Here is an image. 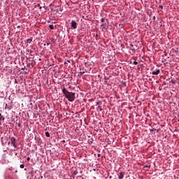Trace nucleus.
Instances as JSON below:
<instances>
[{"label": "nucleus", "instance_id": "1", "mask_svg": "<svg viewBox=\"0 0 179 179\" xmlns=\"http://www.w3.org/2000/svg\"><path fill=\"white\" fill-rule=\"evenodd\" d=\"M66 99H67L69 101L72 103V101H75V99H76V96H75V93L70 92H68L67 94H66Z\"/></svg>", "mask_w": 179, "mask_h": 179}, {"label": "nucleus", "instance_id": "2", "mask_svg": "<svg viewBox=\"0 0 179 179\" xmlns=\"http://www.w3.org/2000/svg\"><path fill=\"white\" fill-rule=\"evenodd\" d=\"M71 29H73V30H76L78 29V22L75 20H72L71 23Z\"/></svg>", "mask_w": 179, "mask_h": 179}, {"label": "nucleus", "instance_id": "3", "mask_svg": "<svg viewBox=\"0 0 179 179\" xmlns=\"http://www.w3.org/2000/svg\"><path fill=\"white\" fill-rule=\"evenodd\" d=\"M10 142L13 148H16V139L14 137L10 138Z\"/></svg>", "mask_w": 179, "mask_h": 179}, {"label": "nucleus", "instance_id": "4", "mask_svg": "<svg viewBox=\"0 0 179 179\" xmlns=\"http://www.w3.org/2000/svg\"><path fill=\"white\" fill-rule=\"evenodd\" d=\"M124 176H125V172L120 171L118 174V178L123 179Z\"/></svg>", "mask_w": 179, "mask_h": 179}, {"label": "nucleus", "instance_id": "5", "mask_svg": "<svg viewBox=\"0 0 179 179\" xmlns=\"http://www.w3.org/2000/svg\"><path fill=\"white\" fill-rule=\"evenodd\" d=\"M152 75H159L160 73V69H157L156 71H152Z\"/></svg>", "mask_w": 179, "mask_h": 179}, {"label": "nucleus", "instance_id": "6", "mask_svg": "<svg viewBox=\"0 0 179 179\" xmlns=\"http://www.w3.org/2000/svg\"><path fill=\"white\" fill-rule=\"evenodd\" d=\"M69 92H70L68 91V90H66V88H63V89H62V93H63V94L65 95V97H66V94H68V93H69Z\"/></svg>", "mask_w": 179, "mask_h": 179}, {"label": "nucleus", "instance_id": "7", "mask_svg": "<svg viewBox=\"0 0 179 179\" xmlns=\"http://www.w3.org/2000/svg\"><path fill=\"white\" fill-rule=\"evenodd\" d=\"M96 111H98V113H100V112L103 111V108H101V106H99L96 108Z\"/></svg>", "mask_w": 179, "mask_h": 179}, {"label": "nucleus", "instance_id": "8", "mask_svg": "<svg viewBox=\"0 0 179 179\" xmlns=\"http://www.w3.org/2000/svg\"><path fill=\"white\" fill-rule=\"evenodd\" d=\"M5 120V117H3V116H2V114L0 113V122L1 121H3Z\"/></svg>", "mask_w": 179, "mask_h": 179}, {"label": "nucleus", "instance_id": "9", "mask_svg": "<svg viewBox=\"0 0 179 179\" xmlns=\"http://www.w3.org/2000/svg\"><path fill=\"white\" fill-rule=\"evenodd\" d=\"M31 41H33V39H31V38H28V39H27V43L28 44H30V43H31Z\"/></svg>", "mask_w": 179, "mask_h": 179}, {"label": "nucleus", "instance_id": "10", "mask_svg": "<svg viewBox=\"0 0 179 179\" xmlns=\"http://www.w3.org/2000/svg\"><path fill=\"white\" fill-rule=\"evenodd\" d=\"M49 28L50 29V30H54V25L52 24L49 25Z\"/></svg>", "mask_w": 179, "mask_h": 179}, {"label": "nucleus", "instance_id": "11", "mask_svg": "<svg viewBox=\"0 0 179 179\" xmlns=\"http://www.w3.org/2000/svg\"><path fill=\"white\" fill-rule=\"evenodd\" d=\"M45 136H47V138H50V133L48 131L45 132Z\"/></svg>", "mask_w": 179, "mask_h": 179}, {"label": "nucleus", "instance_id": "12", "mask_svg": "<svg viewBox=\"0 0 179 179\" xmlns=\"http://www.w3.org/2000/svg\"><path fill=\"white\" fill-rule=\"evenodd\" d=\"M20 169H24V164H22L20 166Z\"/></svg>", "mask_w": 179, "mask_h": 179}, {"label": "nucleus", "instance_id": "13", "mask_svg": "<svg viewBox=\"0 0 179 179\" xmlns=\"http://www.w3.org/2000/svg\"><path fill=\"white\" fill-rule=\"evenodd\" d=\"M134 65H138V62L135 61L133 62Z\"/></svg>", "mask_w": 179, "mask_h": 179}, {"label": "nucleus", "instance_id": "14", "mask_svg": "<svg viewBox=\"0 0 179 179\" xmlns=\"http://www.w3.org/2000/svg\"><path fill=\"white\" fill-rule=\"evenodd\" d=\"M101 22L102 23H103V22H104V18H101Z\"/></svg>", "mask_w": 179, "mask_h": 179}, {"label": "nucleus", "instance_id": "15", "mask_svg": "<svg viewBox=\"0 0 179 179\" xmlns=\"http://www.w3.org/2000/svg\"><path fill=\"white\" fill-rule=\"evenodd\" d=\"M27 162H29V161L30 160V157H28L27 158Z\"/></svg>", "mask_w": 179, "mask_h": 179}, {"label": "nucleus", "instance_id": "16", "mask_svg": "<svg viewBox=\"0 0 179 179\" xmlns=\"http://www.w3.org/2000/svg\"><path fill=\"white\" fill-rule=\"evenodd\" d=\"M100 104V102H96V106H99Z\"/></svg>", "mask_w": 179, "mask_h": 179}, {"label": "nucleus", "instance_id": "17", "mask_svg": "<svg viewBox=\"0 0 179 179\" xmlns=\"http://www.w3.org/2000/svg\"><path fill=\"white\" fill-rule=\"evenodd\" d=\"M80 73H81V75H83V73H85V71H81L80 72Z\"/></svg>", "mask_w": 179, "mask_h": 179}, {"label": "nucleus", "instance_id": "18", "mask_svg": "<svg viewBox=\"0 0 179 179\" xmlns=\"http://www.w3.org/2000/svg\"><path fill=\"white\" fill-rule=\"evenodd\" d=\"M159 8H161V9H163V6H159Z\"/></svg>", "mask_w": 179, "mask_h": 179}, {"label": "nucleus", "instance_id": "19", "mask_svg": "<svg viewBox=\"0 0 179 179\" xmlns=\"http://www.w3.org/2000/svg\"><path fill=\"white\" fill-rule=\"evenodd\" d=\"M17 27L19 29V28H20V25H18Z\"/></svg>", "mask_w": 179, "mask_h": 179}, {"label": "nucleus", "instance_id": "20", "mask_svg": "<svg viewBox=\"0 0 179 179\" xmlns=\"http://www.w3.org/2000/svg\"><path fill=\"white\" fill-rule=\"evenodd\" d=\"M46 45H50V43H46Z\"/></svg>", "mask_w": 179, "mask_h": 179}, {"label": "nucleus", "instance_id": "21", "mask_svg": "<svg viewBox=\"0 0 179 179\" xmlns=\"http://www.w3.org/2000/svg\"><path fill=\"white\" fill-rule=\"evenodd\" d=\"M172 83H173V84H174V83H175L174 81H172Z\"/></svg>", "mask_w": 179, "mask_h": 179}, {"label": "nucleus", "instance_id": "22", "mask_svg": "<svg viewBox=\"0 0 179 179\" xmlns=\"http://www.w3.org/2000/svg\"><path fill=\"white\" fill-rule=\"evenodd\" d=\"M131 47H134V45H131Z\"/></svg>", "mask_w": 179, "mask_h": 179}, {"label": "nucleus", "instance_id": "23", "mask_svg": "<svg viewBox=\"0 0 179 179\" xmlns=\"http://www.w3.org/2000/svg\"><path fill=\"white\" fill-rule=\"evenodd\" d=\"M132 51H135V49H132Z\"/></svg>", "mask_w": 179, "mask_h": 179}, {"label": "nucleus", "instance_id": "24", "mask_svg": "<svg viewBox=\"0 0 179 179\" xmlns=\"http://www.w3.org/2000/svg\"><path fill=\"white\" fill-rule=\"evenodd\" d=\"M39 8L41 9V6H40Z\"/></svg>", "mask_w": 179, "mask_h": 179}, {"label": "nucleus", "instance_id": "25", "mask_svg": "<svg viewBox=\"0 0 179 179\" xmlns=\"http://www.w3.org/2000/svg\"><path fill=\"white\" fill-rule=\"evenodd\" d=\"M24 170L26 171V170H27V169L25 168V169H24Z\"/></svg>", "mask_w": 179, "mask_h": 179}, {"label": "nucleus", "instance_id": "26", "mask_svg": "<svg viewBox=\"0 0 179 179\" xmlns=\"http://www.w3.org/2000/svg\"><path fill=\"white\" fill-rule=\"evenodd\" d=\"M74 174H76V173H75V172H74Z\"/></svg>", "mask_w": 179, "mask_h": 179}, {"label": "nucleus", "instance_id": "27", "mask_svg": "<svg viewBox=\"0 0 179 179\" xmlns=\"http://www.w3.org/2000/svg\"><path fill=\"white\" fill-rule=\"evenodd\" d=\"M178 84H179V81H178Z\"/></svg>", "mask_w": 179, "mask_h": 179}]
</instances>
